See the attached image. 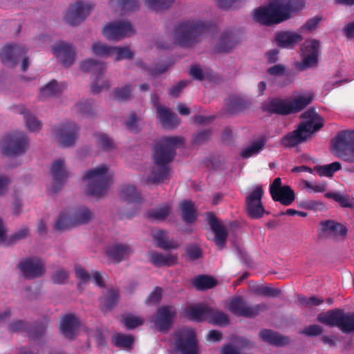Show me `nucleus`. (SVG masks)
Segmentation results:
<instances>
[{
	"label": "nucleus",
	"mask_w": 354,
	"mask_h": 354,
	"mask_svg": "<svg viewBox=\"0 0 354 354\" xmlns=\"http://www.w3.org/2000/svg\"><path fill=\"white\" fill-rule=\"evenodd\" d=\"M184 145L185 139L182 136H163L158 140L153 155L154 167L147 179V184H156L168 178L169 164L175 158L177 149Z\"/></svg>",
	"instance_id": "1"
},
{
	"label": "nucleus",
	"mask_w": 354,
	"mask_h": 354,
	"mask_svg": "<svg viewBox=\"0 0 354 354\" xmlns=\"http://www.w3.org/2000/svg\"><path fill=\"white\" fill-rule=\"evenodd\" d=\"M214 25L209 21L188 20L180 21L174 26L173 39L174 43L181 47L189 48L201 41L202 36L210 32Z\"/></svg>",
	"instance_id": "2"
},
{
	"label": "nucleus",
	"mask_w": 354,
	"mask_h": 354,
	"mask_svg": "<svg viewBox=\"0 0 354 354\" xmlns=\"http://www.w3.org/2000/svg\"><path fill=\"white\" fill-rule=\"evenodd\" d=\"M303 0L288 1L286 3H270L254 10V19L263 25L270 26L281 23L290 17L291 12L304 7Z\"/></svg>",
	"instance_id": "3"
},
{
	"label": "nucleus",
	"mask_w": 354,
	"mask_h": 354,
	"mask_svg": "<svg viewBox=\"0 0 354 354\" xmlns=\"http://www.w3.org/2000/svg\"><path fill=\"white\" fill-rule=\"evenodd\" d=\"M311 96L301 95L291 100L273 97L262 104V110L270 114L288 115L297 113L304 110L311 103Z\"/></svg>",
	"instance_id": "4"
},
{
	"label": "nucleus",
	"mask_w": 354,
	"mask_h": 354,
	"mask_svg": "<svg viewBox=\"0 0 354 354\" xmlns=\"http://www.w3.org/2000/svg\"><path fill=\"white\" fill-rule=\"evenodd\" d=\"M93 216V212L86 206H79L72 209L62 211L55 222L56 230H68L88 223Z\"/></svg>",
	"instance_id": "5"
},
{
	"label": "nucleus",
	"mask_w": 354,
	"mask_h": 354,
	"mask_svg": "<svg viewBox=\"0 0 354 354\" xmlns=\"http://www.w3.org/2000/svg\"><path fill=\"white\" fill-rule=\"evenodd\" d=\"M108 171L106 165H102L86 173L83 180L88 182V195L100 198L108 192L111 181Z\"/></svg>",
	"instance_id": "6"
},
{
	"label": "nucleus",
	"mask_w": 354,
	"mask_h": 354,
	"mask_svg": "<svg viewBox=\"0 0 354 354\" xmlns=\"http://www.w3.org/2000/svg\"><path fill=\"white\" fill-rule=\"evenodd\" d=\"M319 322L330 327L337 326L346 334L354 332V313L335 308L318 315Z\"/></svg>",
	"instance_id": "7"
},
{
	"label": "nucleus",
	"mask_w": 354,
	"mask_h": 354,
	"mask_svg": "<svg viewBox=\"0 0 354 354\" xmlns=\"http://www.w3.org/2000/svg\"><path fill=\"white\" fill-rule=\"evenodd\" d=\"M174 346L180 354H199L196 334L193 328L183 326L174 332Z\"/></svg>",
	"instance_id": "8"
},
{
	"label": "nucleus",
	"mask_w": 354,
	"mask_h": 354,
	"mask_svg": "<svg viewBox=\"0 0 354 354\" xmlns=\"http://www.w3.org/2000/svg\"><path fill=\"white\" fill-rule=\"evenodd\" d=\"M28 148V139L24 132H13L4 136L0 143L2 153L7 156H17L24 153Z\"/></svg>",
	"instance_id": "9"
},
{
	"label": "nucleus",
	"mask_w": 354,
	"mask_h": 354,
	"mask_svg": "<svg viewBox=\"0 0 354 354\" xmlns=\"http://www.w3.org/2000/svg\"><path fill=\"white\" fill-rule=\"evenodd\" d=\"M28 50L20 44H8L0 50V58L4 65L14 67L20 57H22L21 71H26L29 66L28 57L26 56Z\"/></svg>",
	"instance_id": "10"
},
{
	"label": "nucleus",
	"mask_w": 354,
	"mask_h": 354,
	"mask_svg": "<svg viewBox=\"0 0 354 354\" xmlns=\"http://www.w3.org/2000/svg\"><path fill=\"white\" fill-rule=\"evenodd\" d=\"M229 310L236 316L253 318L261 312L268 309V306L261 303L254 306H249L241 296L232 298L227 304Z\"/></svg>",
	"instance_id": "11"
},
{
	"label": "nucleus",
	"mask_w": 354,
	"mask_h": 354,
	"mask_svg": "<svg viewBox=\"0 0 354 354\" xmlns=\"http://www.w3.org/2000/svg\"><path fill=\"white\" fill-rule=\"evenodd\" d=\"M264 194L262 186L257 185L245 198V209L252 219L262 218L266 213L262 198Z\"/></svg>",
	"instance_id": "12"
},
{
	"label": "nucleus",
	"mask_w": 354,
	"mask_h": 354,
	"mask_svg": "<svg viewBox=\"0 0 354 354\" xmlns=\"http://www.w3.org/2000/svg\"><path fill=\"white\" fill-rule=\"evenodd\" d=\"M81 68L84 72L92 73L95 75V81L92 85V92L99 93L102 91L109 90V83L107 80H102L100 84V77L104 73L106 66L104 63L92 59H88L81 64Z\"/></svg>",
	"instance_id": "13"
},
{
	"label": "nucleus",
	"mask_w": 354,
	"mask_h": 354,
	"mask_svg": "<svg viewBox=\"0 0 354 354\" xmlns=\"http://www.w3.org/2000/svg\"><path fill=\"white\" fill-rule=\"evenodd\" d=\"M48 322L35 323L32 326L29 327L28 322L17 319L11 322L8 330L10 333L26 332L30 338L34 340L39 339L44 335L48 328Z\"/></svg>",
	"instance_id": "14"
},
{
	"label": "nucleus",
	"mask_w": 354,
	"mask_h": 354,
	"mask_svg": "<svg viewBox=\"0 0 354 354\" xmlns=\"http://www.w3.org/2000/svg\"><path fill=\"white\" fill-rule=\"evenodd\" d=\"M79 130L75 123L67 122L55 127L53 132L62 146L68 147L75 144L78 137Z\"/></svg>",
	"instance_id": "15"
},
{
	"label": "nucleus",
	"mask_w": 354,
	"mask_h": 354,
	"mask_svg": "<svg viewBox=\"0 0 354 354\" xmlns=\"http://www.w3.org/2000/svg\"><path fill=\"white\" fill-rule=\"evenodd\" d=\"M102 33L109 40L120 41L131 37L133 35L134 30L129 22L118 21L106 25Z\"/></svg>",
	"instance_id": "16"
},
{
	"label": "nucleus",
	"mask_w": 354,
	"mask_h": 354,
	"mask_svg": "<svg viewBox=\"0 0 354 354\" xmlns=\"http://www.w3.org/2000/svg\"><path fill=\"white\" fill-rule=\"evenodd\" d=\"M305 121L301 122L298 127L301 129L304 136L309 138L313 133L320 130L324 125V118L313 109H310L301 115Z\"/></svg>",
	"instance_id": "17"
},
{
	"label": "nucleus",
	"mask_w": 354,
	"mask_h": 354,
	"mask_svg": "<svg viewBox=\"0 0 354 354\" xmlns=\"http://www.w3.org/2000/svg\"><path fill=\"white\" fill-rule=\"evenodd\" d=\"M93 8L91 3L77 0L68 7L65 19L72 26L77 25L87 17Z\"/></svg>",
	"instance_id": "18"
},
{
	"label": "nucleus",
	"mask_w": 354,
	"mask_h": 354,
	"mask_svg": "<svg viewBox=\"0 0 354 354\" xmlns=\"http://www.w3.org/2000/svg\"><path fill=\"white\" fill-rule=\"evenodd\" d=\"M17 267L27 279L41 277L45 273L44 263L38 257L24 259L18 263Z\"/></svg>",
	"instance_id": "19"
},
{
	"label": "nucleus",
	"mask_w": 354,
	"mask_h": 354,
	"mask_svg": "<svg viewBox=\"0 0 354 354\" xmlns=\"http://www.w3.org/2000/svg\"><path fill=\"white\" fill-rule=\"evenodd\" d=\"M176 315V311L172 306H162L153 315L152 322L158 331L167 333L172 326L173 319Z\"/></svg>",
	"instance_id": "20"
},
{
	"label": "nucleus",
	"mask_w": 354,
	"mask_h": 354,
	"mask_svg": "<svg viewBox=\"0 0 354 354\" xmlns=\"http://www.w3.org/2000/svg\"><path fill=\"white\" fill-rule=\"evenodd\" d=\"M207 221L211 230L214 234V241L216 245L223 249L226 245L228 236L227 229L212 212L207 214Z\"/></svg>",
	"instance_id": "21"
},
{
	"label": "nucleus",
	"mask_w": 354,
	"mask_h": 354,
	"mask_svg": "<svg viewBox=\"0 0 354 354\" xmlns=\"http://www.w3.org/2000/svg\"><path fill=\"white\" fill-rule=\"evenodd\" d=\"M51 175L53 178L52 190L56 193L62 188L69 176L65 169L63 160L58 159L54 161L51 167Z\"/></svg>",
	"instance_id": "22"
},
{
	"label": "nucleus",
	"mask_w": 354,
	"mask_h": 354,
	"mask_svg": "<svg viewBox=\"0 0 354 354\" xmlns=\"http://www.w3.org/2000/svg\"><path fill=\"white\" fill-rule=\"evenodd\" d=\"M52 49L54 55L63 66L68 67L73 64L75 58V50L73 46L66 42L60 41L53 46Z\"/></svg>",
	"instance_id": "23"
},
{
	"label": "nucleus",
	"mask_w": 354,
	"mask_h": 354,
	"mask_svg": "<svg viewBox=\"0 0 354 354\" xmlns=\"http://www.w3.org/2000/svg\"><path fill=\"white\" fill-rule=\"evenodd\" d=\"M240 41V35L236 30H226L221 35L215 46V50L218 53H226L234 48Z\"/></svg>",
	"instance_id": "24"
},
{
	"label": "nucleus",
	"mask_w": 354,
	"mask_h": 354,
	"mask_svg": "<svg viewBox=\"0 0 354 354\" xmlns=\"http://www.w3.org/2000/svg\"><path fill=\"white\" fill-rule=\"evenodd\" d=\"M322 235L327 237H344L347 234V228L340 223L333 220H326L320 222Z\"/></svg>",
	"instance_id": "25"
},
{
	"label": "nucleus",
	"mask_w": 354,
	"mask_h": 354,
	"mask_svg": "<svg viewBox=\"0 0 354 354\" xmlns=\"http://www.w3.org/2000/svg\"><path fill=\"white\" fill-rule=\"evenodd\" d=\"M133 252L128 244L115 243L109 246L106 251V255L115 263H120L129 257Z\"/></svg>",
	"instance_id": "26"
},
{
	"label": "nucleus",
	"mask_w": 354,
	"mask_h": 354,
	"mask_svg": "<svg viewBox=\"0 0 354 354\" xmlns=\"http://www.w3.org/2000/svg\"><path fill=\"white\" fill-rule=\"evenodd\" d=\"M302 40L301 34L292 31H279L275 35L276 43L281 48H293Z\"/></svg>",
	"instance_id": "27"
},
{
	"label": "nucleus",
	"mask_w": 354,
	"mask_h": 354,
	"mask_svg": "<svg viewBox=\"0 0 354 354\" xmlns=\"http://www.w3.org/2000/svg\"><path fill=\"white\" fill-rule=\"evenodd\" d=\"M148 258L151 264L155 267H170L177 263V254H163L156 251H152L148 253Z\"/></svg>",
	"instance_id": "28"
},
{
	"label": "nucleus",
	"mask_w": 354,
	"mask_h": 354,
	"mask_svg": "<svg viewBox=\"0 0 354 354\" xmlns=\"http://www.w3.org/2000/svg\"><path fill=\"white\" fill-rule=\"evenodd\" d=\"M79 326V322L73 314L64 315L61 321V333L68 339H73L75 336V331Z\"/></svg>",
	"instance_id": "29"
},
{
	"label": "nucleus",
	"mask_w": 354,
	"mask_h": 354,
	"mask_svg": "<svg viewBox=\"0 0 354 354\" xmlns=\"http://www.w3.org/2000/svg\"><path fill=\"white\" fill-rule=\"evenodd\" d=\"M260 337L265 342L276 346H283L290 343L288 337L283 336L270 329H263L259 332Z\"/></svg>",
	"instance_id": "30"
},
{
	"label": "nucleus",
	"mask_w": 354,
	"mask_h": 354,
	"mask_svg": "<svg viewBox=\"0 0 354 354\" xmlns=\"http://www.w3.org/2000/svg\"><path fill=\"white\" fill-rule=\"evenodd\" d=\"M307 140L301 129L298 127L295 130L283 136L281 139V145L285 148H294Z\"/></svg>",
	"instance_id": "31"
},
{
	"label": "nucleus",
	"mask_w": 354,
	"mask_h": 354,
	"mask_svg": "<svg viewBox=\"0 0 354 354\" xmlns=\"http://www.w3.org/2000/svg\"><path fill=\"white\" fill-rule=\"evenodd\" d=\"M158 117L161 121L162 126L168 128H174L178 124V116L169 109L156 104Z\"/></svg>",
	"instance_id": "32"
},
{
	"label": "nucleus",
	"mask_w": 354,
	"mask_h": 354,
	"mask_svg": "<svg viewBox=\"0 0 354 354\" xmlns=\"http://www.w3.org/2000/svg\"><path fill=\"white\" fill-rule=\"evenodd\" d=\"M209 306L203 304L190 306L185 308V314L191 320L201 322L207 319Z\"/></svg>",
	"instance_id": "33"
},
{
	"label": "nucleus",
	"mask_w": 354,
	"mask_h": 354,
	"mask_svg": "<svg viewBox=\"0 0 354 354\" xmlns=\"http://www.w3.org/2000/svg\"><path fill=\"white\" fill-rule=\"evenodd\" d=\"M120 196L129 203H133L135 205H140L143 202V198L140 193L138 192L135 186L131 185L122 186Z\"/></svg>",
	"instance_id": "34"
},
{
	"label": "nucleus",
	"mask_w": 354,
	"mask_h": 354,
	"mask_svg": "<svg viewBox=\"0 0 354 354\" xmlns=\"http://www.w3.org/2000/svg\"><path fill=\"white\" fill-rule=\"evenodd\" d=\"M17 111L23 115L26 127L30 131L39 132L41 130V122L24 106H19Z\"/></svg>",
	"instance_id": "35"
},
{
	"label": "nucleus",
	"mask_w": 354,
	"mask_h": 354,
	"mask_svg": "<svg viewBox=\"0 0 354 354\" xmlns=\"http://www.w3.org/2000/svg\"><path fill=\"white\" fill-rule=\"evenodd\" d=\"M274 201L279 202L281 204L288 206L295 199V193L289 185H283V188L277 191V193L272 196Z\"/></svg>",
	"instance_id": "36"
},
{
	"label": "nucleus",
	"mask_w": 354,
	"mask_h": 354,
	"mask_svg": "<svg viewBox=\"0 0 354 354\" xmlns=\"http://www.w3.org/2000/svg\"><path fill=\"white\" fill-rule=\"evenodd\" d=\"M156 245L164 250L177 249L179 247L178 242L170 240L165 230H158L153 235Z\"/></svg>",
	"instance_id": "37"
},
{
	"label": "nucleus",
	"mask_w": 354,
	"mask_h": 354,
	"mask_svg": "<svg viewBox=\"0 0 354 354\" xmlns=\"http://www.w3.org/2000/svg\"><path fill=\"white\" fill-rule=\"evenodd\" d=\"M334 155L347 163L354 164V148L343 146L337 147L336 143H331Z\"/></svg>",
	"instance_id": "38"
},
{
	"label": "nucleus",
	"mask_w": 354,
	"mask_h": 354,
	"mask_svg": "<svg viewBox=\"0 0 354 354\" xmlns=\"http://www.w3.org/2000/svg\"><path fill=\"white\" fill-rule=\"evenodd\" d=\"M331 143H336L337 147L340 145L348 147L354 148V129L342 130L332 139Z\"/></svg>",
	"instance_id": "39"
},
{
	"label": "nucleus",
	"mask_w": 354,
	"mask_h": 354,
	"mask_svg": "<svg viewBox=\"0 0 354 354\" xmlns=\"http://www.w3.org/2000/svg\"><path fill=\"white\" fill-rule=\"evenodd\" d=\"M207 320L209 323L220 326H225L230 323L228 316L223 311L209 307Z\"/></svg>",
	"instance_id": "40"
},
{
	"label": "nucleus",
	"mask_w": 354,
	"mask_h": 354,
	"mask_svg": "<svg viewBox=\"0 0 354 354\" xmlns=\"http://www.w3.org/2000/svg\"><path fill=\"white\" fill-rule=\"evenodd\" d=\"M182 218L186 223H192L197 219V212L194 203L191 201L180 203Z\"/></svg>",
	"instance_id": "41"
},
{
	"label": "nucleus",
	"mask_w": 354,
	"mask_h": 354,
	"mask_svg": "<svg viewBox=\"0 0 354 354\" xmlns=\"http://www.w3.org/2000/svg\"><path fill=\"white\" fill-rule=\"evenodd\" d=\"M267 142L266 136L260 137L257 140L253 142L241 152L243 158H248L253 155L258 154L262 150Z\"/></svg>",
	"instance_id": "42"
},
{
	"label": "nucleus",
	"mask_w": 354,
	"mask_h": 354,
	"mask_svg": "<svg viewBox=\"0 0 354 354\" xmlns=\"http://www.w3.org/2000/svg\"><path fill=\"white\" fill-rule=\"evenodd\" d=\"M218 281L213 277L201 274L195 277L193 281L194 287L198 290H207L215 287Z\"/></svg>",
	"instance_id": "43"
},
{
	"label": "nucleus",
	"mask_w": 354,
	"mask_h": 354,
	"mask_svg": "<svg viewBox=\"0 0 354 354\" xmlns=\"http://www.w3.org/2000/svg\"><path fill=\"white\" fill-rule=\"evenodd\" d=\"M134 337L131 335L115 333L111 337V343L117 348H130L133 346Z\"/></svg>",
	"instance_id": "44"
},
{
	"label": "nucleus",
	"mask_w": 354,
	"mask_h": 354,
	"mask_svg": "<svg viewBox=\"0 0 354 354\" xmlns=\"http://www.w3.org/2000/svg\"><path fill=\"white\" fill-rule=\"evenodd\" d=\"M109 4L112 7L118 8L123 12L135 11L139 7L138 0H109Z\"/></svg>",
	"instance_id": "45"
},
{
	"label": "nucleus",
	"mask_w": 354,
	"mask_h": 354,
	"mask_svg": "<svg viewBox=\"0 0 354 354\" xmlns=\"http://www.w3.org/2000/svg\"><path fill=\"white\" fill-rule=\"evenodd\" d=\"M342 165L339 162H333L328 165H317L314 167V171L320 176L332 177L333 174L341 169Z\"/></svg>",
	"instance_id": "46"
},
{
	"label": "nucleus",
	"mask_w": 354,
	"mask_h": 354,
	"mask_svg": "<svg viewBox=\"0 0 354 354\" xmlns=\"http://www.w3.org/2000/svg\"><path fill=\"white\" fill-rule=\"evenodd\" d=\"M118 299L119 293L117 290H109L107 294L102 298V309L104 311L112 309L117 304Z\"/></svg>",
	"instance_id": "47"
},
{
	"label": "nucleus",
	"mask_w": 354,
	"mask_h": 354,
	"mask_svg": "<svg viewBox=\"0 0 354 354\" xmlns=\"http://www.w3.org/2000/svg\"><path fill=\"white\" fill-rule=\"evenodd\" d=\"M60 92L58 82L53 80L40 88L39 98L45 100L47 97L56 95Z\"/></svg>",
	"instance_id": "48"
},
{
	"label": "nucleus",
	"mask_w": 354,
	"mask_h": 354,
	"mask_svg": "<svg viewBox=\"0 0 354 354\" xmlns=\"http://www.w3.org/2000/svg\"><path fill=\"white\" fill-rule=\"evenodd\" d=\"M171 208L170 205L166 204L148 212V217L156 220L162 221L171 214Z\"/></svg>",
	"instance_id": "49"
},
{
	"label": "nucleus",
	"mask_w": 354,
	"mask_h": 354,
	"mask_svg": "<svg viewBox=\"0 0 354 354\" xmlns=\"http://www.w3.org/2000/svg\"><path fill=\"white\" fill-rule=\"evenodd\" d=\"M175 2V0H145V6L156 12L166 10L171 7Z\"/></svg>",
	"instance_id": "50"
},
{
	"label": "nucleus",
	"mask_w": 354,
	"mask_h": 354,
	"mask_svg": "<svg viewBox=\"0 0 354 354\" xmlns=\"http://www.w3.org/2000/svg\"><path fill=\"white\" fill-rule=\"evenodd\" d=\"M324 196L327 198H331L334 200L343 207H352V203L350 200V198L346 194H342L339 193L335 192H327L325 194Z\"/></svg>",
	"instance_id": "51"
},
{
	"label": "nucleus",
	"mask_w": 354,
	"mask_h": 354,
	"mask_svg": "<svg viewBox=\"0 0 354 354\" xmlns=\"http://www.w3.org/2000/svg\"><path fill=\"white\" fill-rule=\"evenodd\" d=\"M132 92V85L127 84L122 87L115 88L113 94L115 98L118 101H126L131 97Z\"/></svg>",
	"instance_id": "52"
},
{
	"label": "nucleus",
	"mask_w": 354,
	"mask_h": 354,
	"mask_svg": "<svg viewBox=\"0 0 354 354\" xmlns=\"http://www.w3.org/2000/svg\"><path fill=\"white\" fill-rule=\"evenodd\" d=\"M319 41L316 39L306 41L302 46L304 55H317L318 57Z\"/></svg>",
	"instance_id": "53"
},
{
	"label": "nucleus",
	"mask_w": 354,
	"mask_h": 354,
	"mask_svg": "<svg viewBox=\"0 0 354 354\" xmlns=\"http://www.w3.org/2000/svg\"><path fill=\"white\" fill-rule=\"evenodd\" d=\"M92 51L97 56H108L113 54V46H109L101 42H95L92 45Z\"/></svg>",
	"instance_id": "54"
},
{
	"label": "nucleus",
	"mask_w": 354,
	"mask_h": 354,
	"mask_svg": "<svg viewBox=\"0 0 354 354\" xmlns=\"http://www.w3.org/2000/svg\"><path fill=\"white\" fill-rule=\"evenodd\" d=\"M77 108L80 113L87 116H93L95 113V106L93 101L91 100H86L84 102L77 103Z\"/></svg>",
	"instance_id": "55"
},
{
	"label": "nucleus",
	"mask_w": 354,
	"mask_h": 354,
	"mask_svg": "<svg viewBox=\"0 0 354 354\" xmlns=\"http://www.w3.org/2000/svg\"><path fill=\"white\" fill-rule=\"evenodd\" d=\"M186 257L189 261H196L203 255L202 249L196 244H191L185 248Z\"/></svg>",
	"instance_id": "56"
},
{
	"label": "nucleus",
	"mask_w": 354,
	"mask_h": 354,
	"mask_svg": "<svg viewBox=\"0 0 354 354\" xmlns=\"http://www.w3.org/2000/svg\"><path fill=\"white\" fill-rule=\"evenodd\" d=\"M317 62L318 57L317 55H304V57L302 61L297 64V68L299 71H304L317 65Z\"/></svg>",
	"instance_id": "57"
},
{
	"label": "nucleus",
	"mask_w": 354,
	"mask_h": 354,
	"mask_svg": "<svg viewBox=\"0 0 354 354\" xmlns=\"http://www.w3.org/2000/svg\"><path fill=\"white\" fill-rule=\"evenodd\" d=\"M242 107V100L236 97H232L226 102L225 109L227 113L234 114L241 111Z\"/></svg>",
	"instance_id": "58"
},
{
	"label": "nucleus",
	"mask_w": 354,
	"mask_h": 354,
	"mask_svg": "<svg viewBox=\"0 0 354 354\" xmlns=\"http://www.w3.org/2000/svg\"><path fill=\"white\" fill-rule=\"evenodd\" d=\"M113 53L115 55V60L119 61L124 59H131L133 57V53L129 47H113Z\"/></svg>",
	"instance_id": "59"
},
{
	"label": "nucleus",
	"mask_w": 354,
	"mask_h": 354,
	"mask_svg": "<svg viewBox=\"0 0 354 354\" xmlns=\"http://www.w3.org/2000/svg\"><path fill=\"white\" fill-rule=\"evenodd\" d=\"M97 145L104 151H109L113 149L114 145L113 140L105 133H99L97 135Z\"/></svg>",
	"instance_id": "60"
},
{
	"label": "nucleus",
	"mask_w": 354,
	"mask_h": 354,
	"mask_svg": "<svg viewBox=\"0 0 354 354\" xmlns=\"http://www.w3.org/2000/svg\"><path fill=\"white\" fill-rule=\"evenodd\" d=\"M122 322L129 330L134 329L144 324L142 319L132 315L124 317Z\"/></svg>",
	"instance_id": "61"
},
{
	"label": "nucleus",
	"mask_w": 354,
	"mask_h": 354,
	"mask_svg": "<svg viewBox=\"0 0 354 354\" xmlns=\"http://www.w3.org/2000/svg\"><path fill=\"white\" fill-rule=\"evenodd\" d=\"M162 297V290L161 288L157 286L154 290L149 294L146 299L147 304H156L159 303Z\"/></svg>",
	"instance_id": "62"
},
{
	"label": "nucleus",
	"mask_w": 354,
	"mask_h": 354,
	"mask_svg": "<svg viewBox=\"0 0 354 354\" xmlns=\"http://www.w3.org/2000/svg\"><path fill=\"white\" fill-rule=\"evenodd\" d=\"M211 135V131L208 129L198 131L194 135L193 142L196 145H201L207 141L210 138Z\"/></svg>",
	"instance_id": "63"
},
{
	"label": "nucleus",
	"mask_w": 354,
	"mask_h": 354,
	"mask_svg": "<svg viewBox=\"0 0 354 354\" xmlns=\"http://www.w3.org/2000/svg\"><path fill=\"white\" fill-rule=\"evenodd\" d=\"M68 272L64 269L60 268L52 275V280L56 284H63L68 279Z\"/></svg>",
	"instance_id": "64"
}]
</instances>
